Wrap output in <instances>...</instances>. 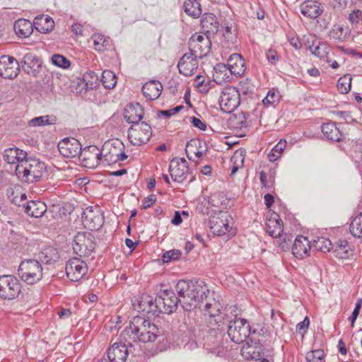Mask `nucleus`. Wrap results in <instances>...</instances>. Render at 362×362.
<instances>
[{
  "instance_id": "nucleus-1",
  "label": "nucleus",
  "mask_w": 362,
  "mask_h": 362,
  "mask_svg": "<svg viewBox=\"0 0 362 362\" xmlns=\"http://www.w3.org/2000/svg\"><path fill=\"white\" fill-rule=\"evenodd\" d=\"M159 336V329L156 325L141 316H136L128 327L121 332L120 337L127 344L141 341L153 342Z\"/></svg>"
},
{
  "instance_id": "nucleus-2",
  "label": "nucleus",
  "mask_w": 362,
  "mask_h": 362,
  "mask_svg": "<svg viewBox=\"0 0 362 362\" xmlns=\"http://www.w3.org/2000/svg\"><path fill=\"white\" fill-rule=\"evenodd\" d=\"M175 288L179 301L186 310H193L202 304L204 298L207 297L206 293H210L206 285L202 280H181L177 282Z\"/></svg>"
},
{
  "instance_id": "nucleus-3",
  "label": "nucleus",
  "mask_w": 362,
  "mask_h": 362,
  "mask_svg": "<svg viewBox=\"0 0 362 362\" xmlns=\"http://www.w3.org/2000/svg\"><path fill=\"white\" fill-rule=\"evenodd\" d=\"M16 174L18 177L28 183L39 181L46 172L45 163L40 160L33 158H25L18 165L15 166Z\"/></svg>"
},
{
  "instance_id": "nucleus-4",
  "label": "nucleus",
  "mask_w": 362,
  "mask_h": 362,
  "mask_svg": "<svg viewBox=\"0 0 362 362\" xmlns=\"http://www.w3.org/2000/svg\"><path fill=\"white\" fill-rule=\"evenodd\" d=\"M41 263L33 259L22 261L18 267V274L20 279L28 284H35L43 277Z\"/></svg>"
},
{
  "instance_id": "nucleus-5",
  "label": "nucleus",
  "mask_w": 362,
  "mask_h": 362,
  "mask_svg": "<svg viewBox=\"0 0 362 362\" xmlns=\"http://www.w3.org/2000/svg\"><path fill=\"white\" fill-rule=\"evenodd\" d=\"M207 296L209 295L206 293ZM208 298V296L206 297ZM199 308L204 312L205 316L208 315V322L210 324V327L221 328L223 325L224 313L221 312L220 303L215 300L214 298L208 300L207 298H204V303L198 305Z\"/></svg>"
},
{
  "instance_id": "nucleus-6",
  "label": "nucleus",
  "mask_w": 362,
  "mask_h": 362,
  "mask_svg": "<svg viewBox=\"0 0 362 362\" xmlns=\"http://www.w3.org/2000/svg\"><path fill=\"white\" fill-rule=\"evenodd\" d=\"M78 158L83 165L89 168H95L101 163L109 165V155H103L95 146H89L84 149L81 148Z\"/></svg>"
},
{
  "instance_id": "nucleus-7",
  "label": "nucleus",
  "mask_w": 362,
  "mask_h": 362,
  "mask_svg": "<svg viewBox=\"0 0 362 362\" xmlns=\"http://www.w3.org/2000/svg\"><path fill=\"white\" fill-rule=\"evenodd\" d=\"M94 236L89 232H78L74 239L73 250L80 257H88L94 251Z\"/></svg>"
},
{
  "instance_id": "nucleus-8",
  "label": "nucleus",
  "mask_w": 362,
  "mask_h": 362,
  "mask_svg": "<svg viewBox=\"0 0 362 362\" xmlns=\"http://www.w3.org/2000/svg\"><path fill=\"white\" fill-rule=\"evenodd\" d=\"M250 334V326L247 320L235 318L230 320L228 327V335L233 342L240 344L245 341Z\"/></svg>"
},
{
  "instance_id": "nucleus-9",
  "label": "nucleus",
  "mask_w": 362,
  "mask_h": 362,
  "mask_svg": "<svg viewBox=\"0 0 362 362\" xmlns=\"http://www.w3.org/2000/svg\"><path fill=\"white\" fill-rule=\"evenodd\" d=\"M21 292L19 280L12 275L0 276V298L11 300Z\"/></svg>"
},
{
  "instance_id": "nucleus-10",
  "label": "nucleus",
  "mask_w": 362,
  "mask_h": 362,
  "mask_svg": "<svg viewBox=\"0 0 362 362\" xmlns=\"http://www.w3.org/2000/svg\"><path fill=\"white\" fill-rule=\"evenodd\" d=\"M211 37L210 35H204L201 33H196L189 40V50L197 57H205L211 48Z\"/></svg>"
},
{
  "instance_id": "nucleus-11",
  "label": "nucleus",
  "mask_w": 362,
  "mask_h": 362,
  "mask_svg": "<svg viewBox=\"0 0 362 362\" xmlns=\"http://www.w3.org/2000/svg\"><path fill=\"white\" fill-rule=\"evenodd\" d=\"M151 135V127L146 122L131 127L128 130V139L134 146L146 144Z\"/></svg>"
},
{
  "instance_id": "nucleus-12",
  "label": "nucleus",
  "mask_w": 362,
  "mask_h": 362,
  "mask_svg": "<svg viewBox=\"0 0 362 362\" xmlns=\"http://www.w3.org/2000/svg\"><path fill=\"white\" fill-rule=\"evenodd\" d=\"M240 99L235 87H226L220 96L219 105L223 112L230 113L240 105Z\"/></svg>"
},
{
  "instance_id": "nucleus-13",
  "label": "nucleus",
  "mask_w": 362,
  "mask_h": 362,
  "mask_svg": "<svg viewBox=\"0 0 362 362\" xmlns=\"http://www.w3.org/2000/svg\"><path fill=\"white\" fill-rule=\"evenodd\" d=\"M179 302L177 296L171 291L164 290L157 296L159 313H172L176 309Z\"/></svg>"
},
{
  "instance_id": "nucleus-14",
  "label": "nucleus",
  "mask_w": 362,
  "mask_h": 362,
  "mask_svg": "<svg viewBox=\"0 0 362 362\" xmlns=\"http://www.w3.org/2000/svg\"><path fill=\"white\" fill-rule=\"evenodd\" d=\"M88 266L85 262L78 258L69 259L66 264V274L71 281H78L87 273Z\"/></svg>"
},
{
  "instance_id": "nucleus-15",
  "label": "nucleus",
  "mask_w": 362,
  "mask_h": 362,
  "mask_svg": "<svg viewBox=\"0 0 362 362\" xmlns=\"http://www.w3.org/2000/svg\"><path fill=\"white\" fill-rule=\"evenodd\" d=\"M212 333L206 337V349L217 356H223L227 352L225 346L220 344L223 338L221 328L210 327Z\"/></svg>"
},
{
  "instance_id": "nucleus-16",
  "label": "nucleus",
  "mask_w": 362,
  "mask_h": 362,
  "mask_svg": "<svg viewBox=\"0 0 362 362\" xmlns=\"http://www.w3.org/2000/svg\"><path fill=\"white\" fill-rule=\"evenodd\" d=\"M82 222L85 228L90 230H97L103 223L100 211L93 206L87 207L82 214Z\"/></svg>"
},
{
  "instance_id": "nucleus-17",
  "label": "nucleus",
  "mask_w": 362,
  "mask_h": 362,
  "mask_svg": "<svg viewBox=\"0 0 362 362\" xmlns=\"http://www.w3.org/2000/svg\"><path fill=\"white\" fill-rule=\"evenodd\" d=\"M189 171L187 162L185 158H173L169 165L170 177L174 182L181 183L186 180Z\"/></svg>"
},
{
  "instance_id": "nucleus-18",
  "label": "nucleus",
  "mask_w": 362,
  "mask_h": 362,
  "mask_svg": "<svg viewBox=\"0 0 362 362\" xmlns=\"http://www.w3.org/2000/svg\"><path fill=\"white\" fill-rule=\"evenodd\" d=\"M19 63L13 57L6 55L0 57V76L4 78H13L18 76Z\"/></svg>"
},
{
  "instance_id": "nucleus-19",
  "label": "nucleus",
  "mask_w": 362,
  "mask_h": 362,
  "mask_svg": "<svg viewBox=\"0 0 362 362\" xmlns=\"http://www.w3.org/2000/svg\"><path fill=\"white\" fill-rule=\"evenodd\" d=\"M81 148V143L75 138H64L58 144L60 154L66 158L79 156Z\"/></svg>"
},
{
  "instance_id": "nucleus-20",
  "label": "nucleus",
  "mask_w": 362,
  "mask_h": 362,
  "mask_svg": "<svg viewBox=\"0 0 362 362\" xmlns=\"http://www.w3.org/2000/svg\"><path fill=\"white\" fill-rule=\"evenodd\" d=\"M243 356L247 360H254L256 362H269V357L271 354L269 351L265 350L262 345H247L243 349Z\"/></svg>"
},
{
  "instance_id": "nucleus-21",
  "label": "nucleus",
  "mask_w": 362,
  "mask_h": 362,
  "mask_svg": "<svg viewBox=\"0 0 362 362\" xmlns=\"http://www.w3.org/2000/svg\"><path fill=\"white\" fill-rule=\"evenodd\" d=\"M197 58L190 52L185 53L178 62L179 72L185 76H192L198 68Z\"/></svg>"
},
{
  "instance_id": "nucleus-22",
  "label": "nucleus",
  "mask_w": 362,
  "mask_h": 362,
  "mask_svg": "<svg viewBox=\"0 0 362 362\" xmlns=\"http://www.w3.org/2000/svg\"><path fill=\"white\" fill-rule=\"evenodd\" d=\"M228 215L226 212L221 213L218 216H212L209 220L210 228L217 235H223L229 232V224L227 222Z\"/></svg>"
},
{
  "instance_id": "nucleus-23",
  "label": "nucleus",
  "mask_w": 362,
  "mask_h": 362,
  "mask_svg": "<svg viewBox=\"0 0 362 362\" xmlns=\"http://www.w3.org/2000/svg\"><path fill=\"white\" fill-rule=\"evenodd\" d=\"M128 355L127 344L121 342L114 343L107 350V357L110 362H125Z\"/></svg>"
},
{
  "instance_id": "nucleus-24",
  "label": "nucleus",
  "mask_w": 362,
  "mask_h": 362,
  "mask_svg": "<svg viewBox=\"0 0 362 362\" xmlns=\"http://www.w3.org/2000/svg\"><path fill=\"white\" fill-rule=\"evenodd\" d=\"M204 35H210L214 37L218 30V22L216 17L213 13H205L200 23Z\"/></svg>"
},
{
  "instance_id": "nucleus-25",
  "label": "nucleus",
  "mask_w": 362,
  "mask_h": 362,
  "mask_svg": "<svg viewBox=\"0 0 362 362\" xmlns=\"http://www.w3.org/2000/svg\"><path fill=\"white\" fill-rule=\"evenodd\" d=\"M301 13L308 18L315 19L323 12V7L318 1L308 0L304 1L300 6Z\"/></svg>"
},
{
  "instance_id": "nucleus-26",
  "label": "nucleus",
  "mask_w": 362,
  "mask_h": 362,
  "mask_svg": "<svg viewBox=\"0 0 362 362\" xmlns=\"http://www.w3.org/2000/svg\"><path fill=\"white\" fill-rule=\"evenodd\" d=\"M310 243L306 237L303 235L297 236L292 247L293 255L299 259L308 257L311 248Z\"/></svg>"
},
{
  "instance_id": "nucleus-27",
  "label": "nucleus",
  "mask_w": 362,
  "mask_h": 362,
  "mask_svg": "<svg viewBox=\"0 0 362 362\" xmlns=\"http://www.w3.org/2000/svg\"><path fill=\"white\" fill-rule=\"evenodd\" d=\"M312 42V45H308V49L310 51V52L320 59L330 63L331 61L329 60L328 58V54L330 52V47L328 46V45L318 40H315Z\"/></svg>"
},
{
  "instance_id": "nucleus-28",
  "label": "nucleus",
  "mask_w": 362,
  "mask_h": 362,
  "mask_svg": "<svg viewBox=\"0 0 362 362\" xmlns=\"http://www.w3.org/2000/svg\"><path fill=\"white\" fill-rule=\"evenodd\" d=\"M144 110L139 103L130 104L124 110V117L129 123L136 125L139 124V122L143 118Z\"/></svg>"
},
{
  "instance_id": "nucleus-29",
  "label": "nucleus",
  "mask_w": 362,
  "mask_h": 362,
  "mask_svg": "<svg viewBox=\"0 0 362 362\" xmlns=\"http://www.w3.org/2000/svg\"><path fill=\"white\" fill-rule=\"evenodd\" d=\"M163 90V85L158 81H150L142 87L144 97L148 100H154L159 98Z\"/></svg>"
},
{
  "instance_id": "nucleus-30",
  "label": "nucleus",
  "mask_w": 362,
  "mask_h": 362,
  "mask_svg": "<svg viewBox=\"0 0 362 362\" xmlns=\"http://www.w3.org/2000/svg\"><path fill=\"white\" fill-rule=\"evenodd\" d=\"M27 153L18 148H9L4 152V160L10 165H18L26 158Z\"/></svg>"
},
{
  "instance_id": "nucleus-31",
  "label": "nucleus",
  "mask_w": 362,
  "mask_h": 362,
  "mask_svg": "<svg viewBox=\"0 0 362 362\" xmlns=\"http://www.w3.org/2000/svg\"><path fill=\"white\" fill-rule=\"evenodd\" d=\"M321 130L327 139L332 141H340L343 139V134L336 126L334 122H328L322 124Z\"/></svg>"
},
{
  "instance_id": "nucleus-32",
  "label": "nucleus",
  "mask_w": 362,
  "mask_h": 362,
  "mask_svg": "<svg viewBox=\"0 0 362 362\" xmlns=\"http://www.w3.org/2000/svg\"><path fill=\"white\" fill-rule=\"evenodd\" d=\"M228 66L231 74L234 75L241 76L245 71L244 59L239 54H233L230 56Z\"/></svg>"
},
{
  "instance_id": "nucleus-33",
  "label": "nucleus",
  "mask_w": 362,
  "mask_h": 362,
  "mask_svg": "<svg viewBox=\"0 0 362 362\" xmlns=\"http://www.w3.org/2000/svg\"><path fill=\"white\" fill-rule=\"evenodd\" d=\"M47 211V206L41 201H30L25 206V212L31 217L40 218Z\"/></svg>"
},
{
  "instance_id": "nucleus-34",
  "label": "nucleus",
  "mask_w": 362,
  "mask_h": 362,
  "mask_svg": "<svg viewBox=\"0 0 362 362\" xmlns=\"http://www.w3.org/2000/svg\"><path fill=\"white\" fill-rule=\"evenodd\" d=\"M267 232L273 238L279 237L283 232V222L278 215L268 218L265 223Z\"/></svg>"
},
{
  "instance_id": "nucleus-35",
  "label": "nucleus",
  "mask_w": 362,
  "mask_h": 362,
  "mask_svg": "<svg viewBox=\"0 0 362 362\" xmlns=\"http://www.w3.org/2000/svg\"><path fill=\"white\" fill-rule=\"evenodd\" d=\"M33 25L40 33H47L53 30L54 22L49 16L41 15L35 18Z\"/></svg>"
},
{
  "instance_id": "nucleus-36",
  "label": "nucleus",
  "mask_w": 362,
  "mask_h": 362,
  "mask_svg": "<svg viewBox=\"0 0 362 362\" xmlns=\"http://www.w3.org/2000/svg\"><path fill=\"white\" fill-rule=\"evenodd\" d=\"M16 35L21 37H28L33 32V25L30 21L25 19L16 21L13 25Z\"/></svg>"
},
{
  "instance_id": "nucleus-37",
  "label": "nucleus",
  "mask_w": 362,
  "mask_h": 362,
  "mask_svg": "<svg viewBox=\"0 0 362 362\" xmlns=\"http://www.w3.org/2000/svg\"><path fill=\"white\" fill-rule=\"evenodd\" d=\"M139 308L140 311L145 313H152L157 315L158 312V305L157 304V296L153 300L149 296H144L139 303Z\"/></svg>"
},
{
  "instance_id": "nucleus-38",
  "label": "nucleus",
  "mask_w": 362,
  "mask_h": 362,
  "mask_svg": "<svg viewBox=\"0 0 362 362\" xmlns=\"http://www.w3.org/2000/svg\"><path fill=\"white\" fill-rule=\"evenodd\" d=\"M21 64L24 71L28 74L31 70L34 69L35 71L36 68H39L41 66L39 58L32 53L25 54L21 61Z\"/></svg>"
},
{
  "instance_id": "nucleus-39",
  "label": "nucleus",
  "mask_w": 362,
  "mask_h": 362,
  "mask_svg": "<svg viewBox=\"0 0 362 362\" xmlns=\"http://www.w3.org/2000/svg\"><path fill=\"white\" fill-rule=\"evenodd\" d=\"M225 45L228 47L230 45H234L237 42L238 35L237 30L232 24L226 25L223 30L222 34Z\"/></svg>"
},
{
  "instance_id": "nucleus-40",
  "label": "nucleus",
  "mask_w": 362,
  "mask_h": 362,
  "mask_svg": "<svg viewBox=\"0 0 362 362\" xmlns=\"http://www.w3.org/2000/svg\"><path fill=\"white\" fill-rule=\"evenodd\" d=\"M328 35L330 38L337 40L339 42H344L350 35V30H346L340 25H334L329 30Z\"/></svg>"
},
{
  "instance_id": "nucleus-41",
  "label": "nucleus",
  "mask_w": 362,
  "mask_h": 362,
  "mask_svg": "<svg viewBox=\"0 0 362 362\" xmlns=\"http://www.w3.org/2000/svg\"><path fill=\"white\" fill-rule=\"evenodd\" d=\"M185 12L194 18L199 17L202 13L201 5L197 0H187L184 3Z\"/></svg>"
},
{
  "instance_id": "nucleus-42",
  "label": "nucleus",
  "mask_w": 362,
  "mask_h": 362,
  "mask_svg": "<svg viewBox=\"0 0 362 362\" xmlns=\"http://www.w3.org/2000/svg\"><path fill=\"white\" fill-rule=\"evenodd\" d=\"M55 118L49 115L36 117L29 120L28 125L32 127H44L55 123Z\"/></svg>"
},
{
  "instance_id": "nucleus-43",
  "label": "nucleus",
  "mask_w": 362,
  "mask_h": 362,
  "mask_svg": "<svg viewBox=\"0 0 362 362\" xmlns=\"http://www.w3.org/2000/svg\"><path fill=\"white\" fill-rule=\"evenodd\" d=\"M201 142L197 140L192 139L187 142L185 148V153L188 159L193 160L192 156H191V153H194L197 158H201L204 155V153L202 151H194V148H197L198 146H200Z\"/></svg>"
},
{
  "instance_id": "nucleus-44",
  "label": "nucleus",
  "mask_w": 362,
  "mask_h": 362,
  "mask_svg": "<svg viewBox=\"0 0 362 362\" xmlns=\"http://www.w3.org/2000/svg\"><path fill=\"white\" fill-rule=\"evenodd\" d=\"M349 229L354 237H362V212L352 219Z\"/></svg>"
},
{
  "instance_id": "nucleus-45",
  "label": "nucleus",
  "mask_w": 362,
  "mask_h": 362,
  "mask_svg": "<svg viewBox=\"0 0 362 362\" xmlns=\"http://www.w3.org/2000/svg\"><path fill=\"white\" fill-rule=\"evenodd\" d=\"M93 41L94 49L98 52L107 49L109 42L105 35L101 34H93L91 37Z\"/></svg>"
},
{
  "instance_id": "nucleus-46",
  "label": "nucleus",
  "mask_w": 362,
  "mask_h": 362,
  "mask_svg": "<svg viewBox=\"0 0 362 362\" xmlns=\"http://www.w3.org/2000/svg\"><path fill=\"white\" fill-rule=\"evenodd\" d=\"M39 258L45 264H50L57 259V254L53 248L48 247L44 249L40 253Z\"/></svg>"
},
{
  "instance_id": "nucleus-47",
  "label": "nucleus",
  "mask_w": 362,
  "mask_h": 362,
  "mask_svg": "<svg viewBox=\"0 0 362 362\" xmlns=\"http://www.w3.org/2000/svg\"><path fill=\"white\" fill-rule=\"evenodd\" d=\"M101 82L105 88H113L117 83L115 74L110 70H105L102 74Z\"/></svg>"
},
{
  "instance_id": "nucleus-48",
  "label": "nucleus",
  "mask_w": 362,
  "mask_h": 362,
  "mask_svg": "<svg viewBox=\"0 0 362 362\" xmlns=\"http://www.w3.org/2000/svg\"><path fill=\"white\" fill-rule=\"evenodd\" d=\"M337 86L340 93H348L351 90V77L349 75H344L340 77L337 81Z\"/></svg>"
},
{
  "instance_id": "nucleus-49",
  "label": "nucleus",
  "mask_w": 362,
  "mask_h": 362,
  "mask_svg": "<svg viewBox=\"0 0 362 362\" xmlns=\"http://www.w3.org/2000/svg\"><path fill=\"white\" fill-rule=\"evenodd\" d=\"M286 146V141L285 140H281L275 146L273 147L270 153L268 154L269 160L271 162L276 161L279 158Z\"/></svg>"
},
{
  "instance_id": "nucleus-50",
  "label": "nucleus",
  "mask_w": 362,
  "mask_h": 362,
  "mask_svg": "<svg viewBox=\"0 0 362 362\" xmlns=\"http://www.w3.org/2000/svg\"><path fill=\"white\" fill-rule=\"evenodd\" d=\"M331 245V241L329 239L323 237H318L317 239L313 240V246L316 250L325 252L329 250Z\"/></svg>"
},
{
  "instance_id": "nucleus-51",
  "label": "nucleus",
  "mask_w": 362,
  "mask_h": 362,
  "mask_svg": "<svg viewBox=\"0 0 362 362\" xmlns=\"http://www.w3.org/2000/svg\"><path fill=\"white\" fill-rule=\"evenodd\" d=\"M231 162L233 163V166L230 175H233L238 171V168L243 165L244 157L242 152L236 151L231 158Z\"/></svg>"
},
{
  "instance_id": "nucleus-52",
  "label": "nucleus",
  "mask_w": 362,
  "mask_h": 362,
  "mask_svg": "<svg viewBox=\"0 0 362 362\" xmlns=\"http://www.w3.org/2000/svg\"><path fill=\"white\" fill-rule=\"evenodd\" d=\"M210 81H205V78L202 75H197L194 80L196 86L199 89V91L202 93H206L210 89Z\"/></svg>"
},
{
  "instance_id": "nucleus-53",
  "label": "nucleus",
  "mask_w": 362,
  "mask_h": 362,
  "mask_svg": "<svg viewBox=\"0 0 362 362\" xmlns=\"http://www.w3.org/2000/svg\"><path fill=\"white\" fill-rule=\"evenodd\" d=\"M324 351L321 349L309 351L306 354L307 362H325Z\"/></svg>"
},
{
  "instance_id": "nucleus-54",
  "label": "nucleus",
  "mask_w": 362,
  "mask_h": 362,
  "mask_svg": "<svg viewBox=\"0 0 362 362\" xmlns=\"http://www.w3.org/2000/svg\"><path fill=\"white\" fill-rule=\"evenodd\" d=\"M182 252L180 250H171L163 253L162 258L165 263L178 260L181 257Z\"/></svg>"
},
{
  "instance_id": "nucleus-55",
  "label": "nucleus",
  "mask_w": 362,
  "mask_h": 362,
  "mask_svg": "<svg viewBox=\"0 0 362 362\" xmlns=\"http://www.w3.org/2000/svg\"><path fill=\"white\" fill-rule=\"evenodd\" d=\"M52 62L55 66L67 69L70 66V62L64 56L60 54H54L52 57Z\"/></svg>"
},
{
  "instance_id": "nucleus-56",
  "label": "nucleus",
  "mask_w": 362,
  "mask_h": 362,
  "mask_svg": "<svg viewBox=\"0 0 362 362\" xmlns=\"http://www.w3.org/2000/svg\"><path fill=\"white\" fill-rule=\"evenodd\" d=\"M238 90V93H239V98L240 99V95H251L252 93L253 87L249 82H240L239 86L236 88Z\"/></svg>"
},
{
  "instance_id": "nucleus-57",
  "label": "nucleus",
  "mask_w": 362,
  "mask_h": 362,
  "mask_svg": "<svg viewBox=\"0 0 362 362\" xmlns=\"http://www.w3.org/2000/svg\"><path fill=\"white\" fill-rule=\"evenodd\" d=\"M279 99V94L276 93L274 90H269L262 102L264 105H272L277 102Z\"/></svg>"
},
{
  "instance_id": "nucleus-58",
  "label": "nucleus",
  "mask_w": 362,
  "mask_h": 362,
  "mask_svg": "<svg viewBox=\"0 0 362 362\" xmlns=\"http://www.w3.org/2000/svg\"><path fill=\"white\" fill-rule=\"evenodd\" d=\"M266 57L268 62L273 65L276 64L279 60L277 52L273 49H269L267 51Z\"/></svg>"
},
{
  "instance_id": "nucleus-59",
  "label": "nucleus",
  "mask_w": 362,
  "mask_h": 362,
  "mask_svg": "<svg viewBox=\"0 0 362 362\" xmlns=\"http://www.w3.org/2000/svg\"><path fill=\"white\" fill-rule=\"evenodd\" d=\"M183 108H184V107L182 105H178V106L173 107L172 109H170V110H160L158 112V116L163 115L166 117H170L177 114V112H179Z\"/></svg>"
},
{
  "instance_id": "nucleus-60",
  "label": "nucleus",
  "mask_w": 362,
  "mask_h": 362,
  "mask_svg": "<svg viewBox=\"0 0 362 362\" xmlns=\"http://www.w3.org/2000/svg\"><path fill=\"white\" fill-rule=\"evenodd\" d=\"M362 18V12L360 10L353 11L349 16V21L351 24H356Z\"/></svg>"
},
{
  "instance_id": "nucleus-61",
  "label": "nucleus",
  "mask_w": 362,
  "mask_h": 362,
  "mask_svg": "<svg viewBox=\"0 0 362 362\" xmlns=\"http://www.w3.org/2000/svg\"><path fill=\"white\" fill-rule=\"evenodd\" d=\"M331 6L335 9L341 10L344 8L347 4L346 0H329V1Z\"/></svg>"
},
{
  "instance_id": "nucleus-62",
  "label": "nucleus",
  "mask_w": 362,
  "mask_h": 362,
  "mask_svg": "<svg viewBox=\"0 0 362 362\" xmlns=\"http://www.w3.org/2000/svg\"><path fill=\"white\" fill-rule=\"evenodd\" d=\"M191 122L195 127L199 129L200 130L204 131L206 129V123L202 122L201 119H199L197 117H191Z\"/></svg>"
},
{
  "instance_id": "nucleus-63",
  "label": "nucleus",
  "mask_w": 362,
  "mask_h": 362,
  "mask_svg": "<svg viewBox=\"0 0 362 362\" xmlns=\"http://www.w3.org/2000/svg\"><path fill=\"white\" fill-rule=\"evenodd\" d=\"M156 201V196L153 194L149 195L143 202V208L148 209Z\"/></svg>"
},
{
  "instance_id": "nucleus-64",
  "label": "nucleus",
  "mask_w": 362,
  "mask_h": 362,
  "mask_svg": "<svg viewBox=\"0 0 362 362\" xmlns=\"http://www.w3.org/2000/svg\"><path fill=\"white\" fill-rule=\"evenodd\" d=\"M309 323H310L309 318L308 317H305V319L302 322H299L297 325V326H296L297 330H298L299 332H300L302 330L305 331L308 328Z\"/></svg>"
}]
</instances>
